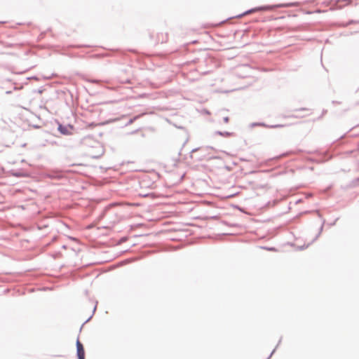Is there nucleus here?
<instances>
[{
	"label": "nucleus",
	"instance_id": "nucleus-3",
	"mask_svg": "<svg viewBox=\"0 0 359 359\" xmlns=\"http://www.w3.org/2000/svg\"><path fill=\"white\" fill-rule=\"evenodd\" d=\"M264 8H254V9H252V10H250V11L245 12L244 15H248V14L252 13L253 12L264 10Z\"/></svg>",
	"mask_w": 359,
	"mask_h": 359
},
{
	"label": "nucleus",
	"instance_id": "nucleus-5",
	"mask_svg": "<svg viewBox=\"0 0 359 359\" xmlns=\"http://www.w3.org/2000/svg\"><path fill=\"white\" fill-rule=\"evenodd\" d=\"M293 4H289V5H287L286 6H292Z\"/></svg>",
	"mask_w": 359,
	"mask_h": 359
},
{
	"label": "nucleus",
	"instance_id": "nucleus-1",
	"mask_svg": "<svg viewBox=\"0 0 359 359\" xmlns=\"http://www.w3.org/2000/svg\"><path fill=\"white\" fill-rule=\"evenodd\" d=\"M76 348H77V355L79 359H84L85 358V351L83 346V344L78 339L76 341Z\"/></svg>",
	"mask_w": 359,
	"mask_h": 359
},
{
	"label": "nucleus",
	"instance_id": "nucleus-4",
	"mask_svg": "<svg viewBox=\"0 0 359 359\" xmlns=\"http://www.w3.org/2000/svg\"><path fill=\"white\" fill-rule=\"evenodd\" d=\"M344 1H346V4H349L351 2V0H344Z\"/></svg>",
	"mask_w": 359,
	"mask_h": 359
},
{
	"label": "nucleus",
	"instance_id": "nucleus-2",
	"mask_svg": "<svg viewBox=\"0 0 359 359\" xmlns=\"http://www.w3.org/2000/svg\"><path fill=\"white\" fill-rule=\"evenodd\" d=\"M58 130L59 131L62 133V134H64V135H69L70 134V131H69V128L66 127V126H63L62 125H60L58 126Z\"/></svg>",
	"mask_w": 359,
	"mask_h": 359
}]
</instances>
